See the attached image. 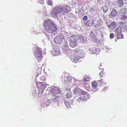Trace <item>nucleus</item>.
<instances>
[{"label":"nucleus","instance_id":"1","mask_svg":"<svg viewBox=\"0 0 127 127\" xmlns=\"http://www.w3.org/2000/svg\"><path fill=\"white\" fill-rule=\"evenodd\" d=\"M71 8L67 4H64L63 5L57 6L53 8L51 10V14L54 17H58V14L62 12V14L64 15L65 13H68L70 11Z\"/></svg>","mask_w":127,"mask_h":127},{"label":"nucleus","instance_id":"2","mask_svg":"<svg viewBox=\"0 0 127 127\" xmlns=\"http://www.w3.org/2000/svg\"><path fill=\"white\" fill-rule=\"evenodd\" d=\"M43 25L45 30L49 33H54L57 30V26L53 21L50 19L45 21Z\"/></svg>","mask_w":127,"mask_h":127},{"label":"nucleus","instance_id":"3","mask_svg":"<svg viewBox=\"0 0 127 127\" xmlns=\"http://www.w3.org/2000/svg\"><path fill=\"white\" fill-rule=\"evenodd\" d=\"M60 91L59 88L55 87L53 88L52 90V101L55 102L58 101L60 98L58 94L60 93Z\"/></svg>","mask_w":127,"mask_h":127},{"label":"nucleus","instance_id":"4","mask_svg":"<svg viewBox=\"0 0 127 127\" xmlns=\"http://www.w3.org/2000/svg\"><path fill=\"white\" fill-rule=\"evenodd\" d=\"M42 53V50L40 48L36 49L34 53V55L37 58V59L38 61L42 60L43 58Z\"/></svg>","mask_w":127,"mask_h":127},{"label":"nucleus","instance_id":"5","mask_svg":"<svg viewBox=\"0 0 127 127\" xmlns=\"http://www.w3.org/2000/svg\"><path fill=\"white\" fill-rule=\"evenodd\" d=\"M62 81L64 83H67L69 84L71 83L72 78L71 77L69 76L67 74H66L63 78V76H61Z\"/></svg>","mask_w":127,"mask_h":127},{"label":"nucleus","instance_id":"6","mask_svg":"<svg viewBox=\"0 0 127 127\" xmlns=\"http://www.w3.org/2000/svg\"><path fill=\"white\" fill-rule=\"evenodd\" d=\"M36 85L38 88L40 89V90L42 92L41 93H42L43 90H44L45 88L47 87V86H49L47 84H45L43 82H37L36 83Z\"/></svg>","mask_w":127,"mask_h":127},{"label":"nucleus","instance_id":"7","mask_svg":"<svg viewBox=\"0 0 127 127\" xmlns=\"http://www.w3.org/2000/svg\"><path fill=\"white\" fill-rule=\"evenodd\" d=\"M64 35H61L60 36H58L56 37L54 39V41L55 43L57 44H61L63 41V39H65L64 37Z\"/></svg>","mask_w":127,"mask_h":127},{"label":"nucleus","instance_id":"8","mask_svg":"<svg viewBox=\"0 0 127 127\" xmlns=\"http://www.w3.org/2000/svg\"><path fill=\"white\" fill-rule=\"evenodd\" d=\"M67 36L70 40L72 42H77V36L67 33Z\"/></svg>","mask_w":127,"mask_h":127},{"label":"nucleus","instance_id":"9","mask_svg":"<svg viewBox=\"0 0 127 127\" xmlns=\"http://www.w3.org/2000/svg\"><path fill=\"white\" fill-rule=\"evenodd\" d=\"M80 59L79 56H78L77 54H74L72 57L71 58L72 61L74 63H76Z\"/></svg>","mask_w":127,"mask_h":127},{"label":"nucleus","instance_id":"10","mask_svg":"<svg viewBox=\"0 0 127 127\" xmlns=\"http://www.w3.org/2000/svg\"><path fill=\"white\" fill-rule=\"evenodd\" d=\"M83 98V101H86L88 99H89L90 96V94H88L86 92H84L83 95L81 96Z\"/></svg>","mask_w":127,"mask_h":127},{"label":"nucleus","instance_id":"11","mask_svg":"<svg viewBox=\"0 0 127 127\" xmlns=\"http://www.w3.org/2000/svg\"><path fill=\"white\" fill-rule=\"evenodd\" d=\"M72 95V93L70 90H69L64 95L65 98L68 99L71 98Z\"/></svg>","mask_w":127,"mask_h":127},{"label":"nucleus","instance_id":"12","mask_svg":"<svg viewBox=\"0 0 127 127\" xmlns=\"http://www.w3.org/2000/svg\"><path fill=\"white\" fill-rule=\"evenodd\" d=\"M94 24V21L92 20H88L85 23V25L89 26H92Z\"/></svg>","mask_w":127,"mask_h":127},{"label":"nucleus","instance_id":"13","mask_svg":"<svg viewBox=\"0 0 127 127\" xmlns=\"http://www.w3.org/2000/svg\"><path fill=\"white\" fill-rule=\"evenodd\" d=\"M119 19L122 20H124L127 19V16L126 15L120 14Z\"/></svg>","mask_w":127,"mask_h":127},{"label":"nucleus","instance_id":"14","mask_svg":"<svg viewBox=\"0 0 127 127\" xmlns=\"http://www.w3.org/2000/svg\"><path fill=\"white\" fill-rule=\"evenodd\" d=\"M123 1L122 0H119L116 2V5L118 7H121L123 5Z\"/></svg>","mask_w":127,"mask_h":127},{"label":"nucleus","instance_id":"15","mask_svg":"<svg viewBox=\"0 0 127 127\" xmlns=\"http://www.w3.org/2000/svg\"><path fill=\"white\" fill-rule=\"evenodd\" d=\"M127 13V10L126 8L122 9L120 12V14H121L126 15Z\"/></svg>","mask_w":127,"mask_h":127},{"label":"nucleus","instance_id":"16","mask_svg":"<svg viewBox=\"0 0 127 127\" xmlns=\"http://www.w3.org/2000/svg\"><path fill=\"white\" fill-rule=\"evenodd\" d=\"M80 41L82 43H86L87 38L86 37L81 36L80 37Z\"/></svg>","mask_w":127,"mask_h":127},{"label":"nucleus","instance_id":"17","mask_svg":"<svg viewBox=\"0 0 127 127\" xmlns=\"http://www.w3.org/2000/svg\"><path fill=\"white\" fill-rule=\"evenodd\" d=\"M117 14V12L115 9H113L112 11L111 14L109 15V16H114Z\"/></svg>","mask_w":127,"mask_h":127},{"label":"nucleus","instance_id":"18","mask_svg":"<svg viewBox=\"0 0 127 127\" xmlns=\"http://www.w3.org/2000/svg\"><path fill=\"white\" fill-rule=\"evenodd\" d=\"M83 79L84 81L87 82L90 80V78L89 76L85 75L83 77Z\"/></svg>","mask_w":127,"mask_h":127},{"label":"nucleus","instance_id":"19","mask_svg":"<svg viewBox=\"0 0 127 127\" xmlns=\"http://www.w3.org/2000/svg\"><path fill=\"white\" fill-rule=\"evenodd\" d=\"M77 42H72L71 41L70 43V46L72 47H74L76 46Z\"/></svg>","mask_w":127,"mask_h":127},{"label":"nucleus","instance_id":"20","mask_svg":"<svg viewBox=\"0 0 127 127\" xmlns=\"http://www.w3.org/2000/svg\"><path fill=\"white\" fill-rule=\"evenodd\" d=\"M92 88L94 89H95L97 86V83L95 81H93L92 83Z\"/></svg>","mask_w":127,"mask_h":127},{"label":"nucleus","instance_id":"21","mask_svg":"<svg viewBox=\"0 0 127 127\" xmlns=\"http://www.w3.org/2000/svg\"><path fill=\"white\" fill-rule=\"evenodd\" d=\"M116 36L117 38L118 39L123 38L124 37V35L122 34H117Z\"/></svg>","mask_w":127,"mask_h":127},{"label":"nucleus","instance_id":"22","mask_svg":"<svg viewBox=\"0 0 127 127\" xmlns=\"http://www.w3.org/2000/svg\"><path fill=\"white\" fill-rule=\"evenodd\" d=\"M99 83L100 84L101 86H103L106 85V83L102 79L99 80Z\"/></svg>","mask_w":127,"mask_h":127},{"label":"nucleus","instance_id":"23","mask_svg":"<svg viewBox=\"0 0 127 127\" xmlns=\"http://www.w3.org/2000/svg\"><path fill=\"white\" fill-rule=\"evenodd\" d=\"M122 32L121 28L120 27L117 28L115 31V32L117 33H121Z\"/></svg>","mask_w":127,"mask_h":127},{"label":"nucleus","instance_id":"24","mask_svg":"<svg viewBox=\"0 0 127 127\" xmlns=\"http://www.w3.org/2000/svg\"><path fill=\"white\" fill-rule=\"evenodd\" d=\"M80 89L78 88H76L74 89L73 90V93L75 94L78 93L80 92Z\"/></svg>","mask_w":127,"mask_h":127},{"label":"nucleus","instance_id":"25","mask_svg":"<svg viewBox=\"0 0 127 127\" xmlns=\"http://www.w3.org/2000/svg\"><path fill=\"white\" fill-rule=\"evenodd\" d=\"M89 50H90L92 52L91 53L93 54H97L98 53L96 52V51L97 50L96 49L95 50H94L91 48H90V49Z\"/></svg>","mask_w":127,"mask_h":127},{"label":"nucleus","instance_id":"26","mask_svg":"<svg viewBox=\"0 0 127 127\" xmlns=\"http://www.w3.org/2000/svg\"><path fill=\"white\" fill-rule=\"evenodd\" d=\"M101 77H104L105 76V73L103 71H101L99 73Z\"/></svg>","mask_w":127,"mask_h":127},{"label":"nucleus","instance_id":"27","mask_svg":"<svg viewBox=\"0 0 127 127\" xmlns=\"http://www.w3.org/2000/svg\"><path fill=\"white\" fill-rule=\"evenodd\" d=\"M64 104L67 108H69L70 107V103L68 101H65Z\"/></svg>","mask_w":127,"mask_h":127},{"label":"nucleus","instance_id":"28","mask_svg":"<svg viewBox=\"0 0 127 127\" xmlns=\"http://www.w3.org/2000/svg\"><path fill=\"white\" fill-rule=\"evenodd\" d=\"M103 12H105L107 11L108 9V8L106 5H105L103 7Z\"/></svg>","mask_w":127,"mask_h":127},{"label":"nucleus","instance_id":"29","mask_svg":"<svg viewBox=\"0 0 127 127\" xmlns=\"http://www.w3.org/2000/svg\"><path fill=\"white\" fill-rule=\"evenodd\" d=\"M90 37L91 38H93L94 39L96 37V35L94 33H92L90 35Z\"/></svg>","mask_w":127,"mask_h":127},{"label":"nucleus","instance_id":"30","mask_svg":"<svg viewBox=\"0 0 127 127\" xmlns=\"http://www.w3.org/2000/svg\"><path fill=\"white\" fill-rule=\"evenodd\" d=\"M47 3L48 5H51L53 4L52 0H48Z\"/></svg>","mask_w":127,"mask_h":127},{"label":"nucleus","instance_id":"31","mask_svg":"<svg viewBox=\"0 0 127 127\" xmlns=\"http://www.w3.org/2000/svg\"><path fill=\"white\" fill-rule=\"evenodd\" d=\"M40 79L41 81L43 82L45 81H46V78L44 76H42L40 77Z\"/></svg>","mask_w":127,"mask_h":127},{"label":"nucleus","instance_id":"32","mask_svg":"<svg viewBox=\"0 0 127 127\" xmlns=\"http://www.w3.org/2000/svg\"><path fill=\"white\" fill-rule=\"evenodd\" d=\"M77 100L79 102H80L81 100L83 101V98H82V96L77 98Z\"/></svg>","mask_w":127,"mask_h":127},{"label":"nucleus","instance_id":"33","mask_svg":"<svg viewBox=\"0 0 127 127\" xmlns=\"http://www.w3.org/2000/svg\"><path fill=\"white\" fill-rule=\"evenodd\" d=\"M88 17L87 16H85L83 18V19L84 21H86L88 20Z\"/></svg>","mask_w":127,"mask_h":127},{"label":"nucleus","instance_id":"34","mask_svg":"<svg viewBox=\"0 0 127 127\" xmlns=\"http://www.w3.org/2000/svg\"><path fill=\"white\" fill-rule=\"evenodd\" d=\"M114 34L113 33H112L110 34L109 36L110 38L112 39L114 37Z\"/></svg>","mask_w":127,"mask_h":127},{"label":"nucleus","instance_id":"35","mask_svg":"<svg viewBox=\"0 0 127 127\" xmlns=\"http://www.w3.org/2000/svg\"><path fill=\"white\" fill-rule=\"evenodd\" d=\"M38 2L39 3L43 4L44 3V0H38Z\"/></svg>","mask_w":127,"mask_h":127},{"label":"nucleus","instance_id":"36","mask_svg":"<svg viewBox=\"0 0 127 127\" xmlns=\"http://www.w3.org/2000/svg\"><path fill=\"white\" fill-rule=\"evenodd\" d=\"M93 40L94 42H97L98 40V39L96 37L94 38Z\"/></svg>","mask_w":127,"mask_h":127},{"label":"nucleus","instance_id":"37","mask_svg":"<svg viewBox=\"0 0 127 127\" xmlns=\"http://www.w3.org/2000/svg\"><path fill=\"white\" fill-rule=\"evenodd\" d=\"M102 65V64L101 63H100V64H99V66H101Z\"/></svg>","mask_w":127,"mask_h":127}]
</instances>
